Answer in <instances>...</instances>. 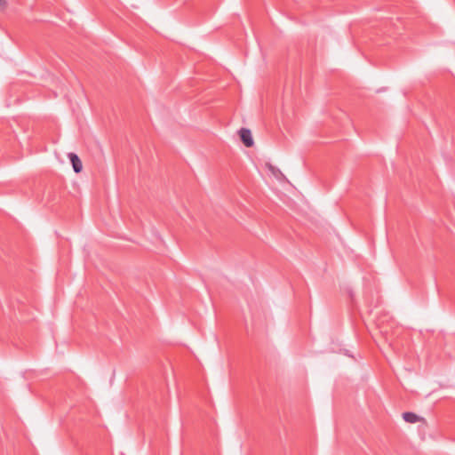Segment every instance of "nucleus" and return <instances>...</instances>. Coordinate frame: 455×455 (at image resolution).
Here are the masks:
<instances>
[{"instance_id":"20e7f679","label":"nucleus","mask_w":455,"mask_h":455,"mask_svg":"<svg viewBox=\"0 0 455 455\" xmlns=\"http://www.w3.org/2000/svg\"><path fill=\"white\" fill-rule=\"evenodd\" d=\"M6 4L5 0H0V10H4L6 7Z\"/></svg>"},{"instance_id":"f03ea898","label":"nucleus","mask_w":455,"mask_h":455,"mask_svg":"<svg viewBox=\"0 0 455 455\" xmlns=\"http://www.w3.org/2000/svg\"><path fill=\"white\" fill-rule=\"evenodd\" d=\"M68 157L72 164L74 172L76 173L80 172L82 171L83 164H82V162H81L80 158L78 157V156L75 153H69Z\"/></svg>"},{"instance_id":"7ed1b4c3","label":"nucleus","mask_w":455,"mask_h":455,"mask_svg":"<svg viewBox=\"0 0 455 455\" xmlns=\"http://www.w3.org/2000/svg\"><path fill=\"white\" fill-rule=\"evenodd\" d=\"M403 419L408 423H416L418 421L423 420V419H421L416 413L411 411L403 412Z\"/></svg>"},{"instance_id":"f257e3e1","label":"nucleus","mask_w":455,"mask_h":455,"mask_svg":"<svg viewBox=\"0 0 455 455\" xmlns=\"http://www.w3.org/2000/svg\"><path fill=\"white\" fill-rule=\"evenodd\" d=\"M239 136L242 140V142L244 144L245 147L251 148L253 146V139L251 136V132L247 128H241L239 130Z\"/></svg>"}]
</instances>
